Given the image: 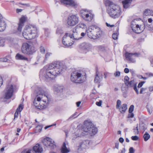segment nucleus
I'll use <instances>...</instances> for the list:
<instances>
[{
  "label": "nucleus",
  "mask_w": 153,
  "mask_h": 153,
  "mask_svg": "<svg viewBox=\"0 0 153 153\" xmlns=\"http://www.w3.org/2000/svg\"><path fill=\"white\" fill-rule=\"evenodd\" d=\"M62 64L59 61H55L50 64L48 67L44 68L41 71L40 77L46 79H53L61 74L63 71Z\"/></svg>",
  "instance_id": "obj_1"
},
{
  "label": "nucleus",
  "mask_w": 153,
  "mask_h": 153,
  "mask_svg": "<svg viewBox=\"0 0 153 153\" xmlns=\"http://www.w3.org/2000/svg\"><path fill=\"white\" fill-rule=\"evenodd\" d=\"M37 30V27L35 25H26L22 32V36L27 40L34 39L38 36Z\"/></svg>",
  "instance_id": "obj_2"
},
{
  "label": "nucleus",
  "mask_w": 153,
  "mask_h": 153,
  "mask_svg": "<svg viewBox=\"0 0 153 153\" xmlns=\"http://www.w3.org/2000/svg\"><path fill=\"white\" fill-rule=\"evenodd\" d=\"M86 74L82 71L75 70L71 74V79L72 82L76 83H81L86 80Z\"/></svg>",
  "instance_id": "obj_3"
},
{
  "label": "nucleus",
  "mask_w": 153,
  "mask_h": 153,
  "mask_svg": "<svg viewBox=\"0 0 153 153\" xmlns=\"http://www.w3.org/2000/svg\"><path fill=\"white\" fill-rule=\"evenodd\" d=\"M39 91L37 92V95L33 102V104L35 107L39 109H42L46 108L48 105V101L41 100V96L43 95V92L39 88Z\"/></svg>",
  "instance_id": "obj_4"
},
{
  "label": "nucleus",
  "mask_w": 153,
  "mask_h": 153,
  "mask_svg": "<svg viewBox=\"0 0 153 153\" xmlns=\"http://www.w3.org/2000/svg\"><path fill=\"white\" fill-rule=\"evenodd\" d=\"M88 36L90 38L96 39L101 35L102 32L100 28L95 25L89 27L86 30Z\"/></svg>",
  "instance_id": "obj_5"
},
{
  "label": "nucleus",
  "mask_w": 153,
  "mask_h": 153,
  "mask_svg": "<svg viewBox=\"0 0 153 153\" xmlns=\"http://www.w3.org/2000/svg\"><path fill=\"white\" fill-rule=\"evenodd\" d=\"M107 12L111 17L115 19L120 16L121 11L120 7L118 5H115L112 8H108Z\"/></svg>",
  "instance_id": "obj_6"
},
{
  "label": "nucleus",
  "mask_w": 153,
  "mask_h": 153,
  "mask_svg": "<svg viewBox=\"0 0 153 153\" xmlns=\"http://www.w3.org/2000/svg\"><path fill=\"white\" fill-rule=\"evenodd\" d=\"M22 53L25 55H30L34 53L35 50L34 48L30 44L27 43H24L21 48Z\"/></svg>",
  "instance_id": "obj_7"
},
{
  "label": "nucleus",
  "mask_w": 153,
  "mask_h": 153,
  "mask_svg": "<svg viewBox=\"0 0 153 153\" xmlns=\"http://www.w3.org/2000/svg\"><path fill=\"white\" fill-rule=\"evenodd\" d=\"M82 131L85 133L95 134L97 132L98 129L97 128L93 126L91 123H85Z\"/></svg>",
  "instance_id": "obj_8"
},
{
  "label": "nucleus",
  "mask_w": 153,
  "mask_h": 153,
  "mask_svg": "<svg viewBox=\"0 0 153 153\" xmlns=\"http://www.w3.org/2000/svg\"><path fill=\"white\" fill-rule=\"evenodd\" d=\"M81 16L86 21L91 22L94 18V15L92 13L91 10L84 9L80 11Z\"/></svg>",
  "instance_id": "obj_9"
},
{
  "label": "nucleus",
  "mask_w": 153,
  "mask_h": 153,
  "mask_svg": "<svg viewBox=\"0 0 153 153\" xmlns=\"http://www.w3.org/2000/svg\"><path fill=\"white\" fill-rule=\"evenodd\" d=\"M138 21L137 19H134L131 22V27L134 32L139 33H141L143 30L141 29V26H140L138 24Z\"/></svg>",
  "instance_id": "obj_10"
},
{
  "label": "nucleus",
  "mask_w": 153,
  "mask_h": 153,
  "mask_svg": "<svg viewBox=\"0 0 153 153\" xmlns=\"http://www.w3.org/2000/svg\"><path fill=\"white\" fill-rule=\"evenodd\" d=\"M79 22V17L76 15H72L69 16L67 19V23L70 26H74Z\"/></svg>",
  "instance_id": "obj_11"
},
{
  "label": "nucleus",
  "mask_w": 153,
  "mask_h": 153,
  "mask_svg": "<svg viewBox=\"0 0 153 153\" xmlns=\"http://www.w3.org/2000/svg\"><path fill=\"white\" fill-rule=\"evenodd\" d=\"M14 87L12 85H9L7 86L4 98L8 99L10 98L13 95L14 91Z\"/></svg>",
  "instance_id": "obj_12"
},
{
  "label": "nucleus",
  "mask_w": 153,
  "mask_h": 153,
  "mask_svg": "<svg viewBox=\"0 0 153 153\" xmlns=\"http://www.w3.org/2000/svg\"><path fill=\"white\" fill-rule=\"evenodd\" d=\"M43 143L44 145L47 147H49L51 149H53L56 147L54 142L49 137H47L43 141Z\"/></svg>",
  "instance_id": "obj_13"
},
{
  "label": "nucleus",
  "mask_w": 153,
  "mask_h": 153,
  "mask_svg": "<svg viewBox=\"0 0 153 153\" xmlns=\"http://www.w3.org/2000/svg\"><path fill=\"white\" fill-rule=\"evenodd\" d=\"M71 38L68 35V33H65V35L63 37L62 42L64 45L66 46H70L73 44L71 40Z\"/></svg>",
  "instance_id": "obj_14"
},
{
  "label": "nucleus",
  "mask_w": 153,
  "mask_h": 153,
  "mask_svg": "<svg viewBox=\"0 0 153 153\" xmlns=\"http://www.w3.org/2000/svg\"><path fill=\"white\" fill-rule=\"evenodd\" d=\"M140 55L139 53H129L126 52L125 56L127 60L132 62H135V57H138Z\"/></svg>",
  "instance_id": "obj_15"
},
{
  "label": "nucleus",
  "mask_w": 153,
  "mask_h": 153,
  "mask_svg": "<svg viewBox=\"0 0 153 153\" xmlns=\"http://www.w3.org/2000/svg\"><path fill=\"white\" fill-rule=\"evenodd\" d=\"M27 20L26 16H22L20 18L18 24V27L17 28L18 32H21L22 30V27L24 25V24Z\"/></svg>",
  "instance_id": "obj_16"
},
{
  "label": "nucleus",
  "mask_w": 153,
  "mask_h": 153,
  "mask_svg": "<svg viewBox=\"0 0 153 153\" xmlns=\"http://www.w3.org/2000/svg\"><path fill=\"white\" fill-rule=\"evenodd\" d=\"M60 2L62 4L67 6L76 7L78 5V4L74 0H60Z\"/></svg>",
  "instance_id": "obj_17"
},
{
  "label": "nucleus",
  "mask_w": 153,
  "mask_h": 153,
  "mask_svg": "<svg viewBox=\"0 0 153 153\" xmlns=\"http://www.w3.org/2000/svg\"><path fill=\"white\" fill-rule=\"evenodd\" d=\"M68 35L71 39L75 40H78L82 38V37L79 36V34L77 32L76 27L73 29L71 33H68Z\"/></svg>",
  "instance_id": "obj_18"
},
{
  "label": "nucleus",
  "mask_w": 153,
  "mask_h": 153,
  "mask_svg": "<svg viewBox=\"0 0 153 153\" xmlns=\"http://www.w3.org/2000/svg\"><path fill=\"white\" fill-rule=\"evenodd\" d=\"M91 45L88 43L84 42L81 44L80 46V49L83 51L84 53H86L89 51L91 48Z\"/></svg>",
  "instance_id": "obj_19"
},
{
  "label": "nucleus",
  "mask_w": 153,
  "mask_h": 153,
  "mask_svg": "<svg viewBox=\"0 0 153 153\" xmlns=\"http://www.w3.org/2000/svg\"><path fill=\"white\" fill-rule=\"evenodd\" d=\"M31 150L32 152H34L33 153H41L43 151V149L40 144H37L33 147Z\"/></svg>",
  "instance_id": "obj_20"
},
{
  "label": "nucleus",
  "mask_w": 153,
  "mask_h": 153,
  "mask_svg": "<svg viewBox=\"0 0 153 153\" xmlns=\"http://www.w3.org/2000/svg\"><path fill=\"white\" fill-rule=\"evenodd\" d=\"M2 16L0 17V32L3 31L6 27V23L2 19Z\"/></svg>",
  "instance_id": "obj_21"
},
{
  "label": "nucleus",
  "mask_w": 153,
  "mask_h": 153,
  "mask_svg": "<svg viewBox=\"0 0 153 153\" xmlns=\"http://www.w3.org/2000/svg\"><path fill=\"white\" fill-rule=\"evenodd\" d=\"M133 0H125L122 1L123 7L127 9L129 7Z\"/></svg>",
  "instance_id": "obj_22"
},
{
  "label": "nucleus",
  "mask_w": 153,
  "mask_h": 153,
  "mask_svg": "<svg viewBox=\"0 0 153 153\" xmlns=\"http://www.w3.org/2000/svg\"><path fill=\"white\" fill-rule=\"evenodd\" d=\"M89 143L90 142L89 140H85L80 144V145L79 146V148L85 149L89 146Z\"/></svg>",
  "instance_id": "obj_23"
},
{
  "label": "nucleus",
  "mask_w": 153,
  "mask_h": 153,
  "mask_svg": "<svg viewBox=\"0 0 153 153\" xmlns=\"http://www.w3.org/2000/svg\"><path fill=\"white\" fill-rule=\"evenodd\" d=\"M104 4L106 7H108V8H112L116 5L112 1L110 0H104Z\"/></svg>",
  "instance_id": "obj_24"
},
{
  "label": "nucleus",
  "mask_w": 153,
  "mask_h": 153,
  "mask_svg": "<svg viewBox=\"0 0 153 153\" xmlns=\"http://www.w3.org/2000/svg\"><path fill=\"white\" fill-rule=\"evenodd\" d=\"M63 87L62 86L58 85H55L53 87V89L55 92L59 93L62 92Z\"/></svg>",
  "instance_id": "obj_25"
},
{
  "label": "nucleus",
  "mask_w": 153,
  "mask_h": 153,
  "mask_svg": "<svg viewBox=\"0 0 153 153\" xmlns=\"http://www.w3.org/2000/svg\"><path fill=\"white\" fill-rule=\"evenodd\" d=\"M15 58L16 59L19 60H22L28 61V59L27 58L24 56L23 55L17 53L16 56Z\"/></svg>",
  "instance_id": "obj_26"
},
{
  "label": "nucleus",
  "mask_w": 153,
  "mask_h": 153,
  "mask_svg": "<svg viewBox=\"0 0 153 153\" xmlns=\"http://www.w3.org/2000/svg\"><path fill=\"white\" fill-rule=\"evenodd\" d=\"M23 108V105L22 104H20L18 108L16 109L14 114V119L17 118L18 117L19 113L20 112Z\"/></svg>",
  "instance_id": "obj_27"
},
{
  "label": "nucleus",
  "mask_w": 153,
  "mask_h": 153,
  "mask_svg": "<svg viewBox=\"0 0 153 153\" xmlns=\"http://www.w3.org/2000/svg\"><path fill=\"white\" fill-rule=\"evenodd\" d=\"M144 16H153V11L149 9L145 10L143 13Z\"/></svg>",
  "instance_id": "obj_28"
},
{
  "label": "nucleus",
  "mask_w": 153,
  "mask_h": 153,
  "mask_svg": "<svg viewBox=\"0 0 153 153\" xmlns=\"http://www.w3.org/2000/svg\"><path fill=\"white\" fill-rule=\"evenodd\" d=\"M70 152L69 149H68L66 146L65 143H64L61 148V152L62 153H68Z\"/></svg>",
  "instance_id": "obj_29"
},
{
  "label": "nucleus",
  "mask_w": 153,
  "mask_h": 153,
  "mask_svg": "<svg viewBox=\"0 0 153 153\" xmlns=\"http://www.w3.org/2000/svg\"><path fill=\"white\" fill-rule=\"evenodd\" d=\"M120 111L122 113H124L127 109V105L126 104H123L118 108Z\"/></svg>",
  "instance_id": "obj_30"
},
{
  "label": "nucleus",
  "mask_w": 153,
  "mask_h": 153,
  "mask_svg": "<svg viewBox=\"0 0 153 153\" xmlns=\"http://www.w3.org/2000/svg\"><path fill=\"white\" fill-rule=\"evenodd\" d=\"M126 85L128 87H134V86L137 84L136 83L134 82V80H132L128 82Z\"/></svg>",
  "instance_id": "obj_31"
},
{
  "label": "nucleus",
  "mask_w": 153,
  "mask_h": 153,
  "mask_svg": "<svg viewBox=\"0 0 153 153\" xmlns=\"http://www.w3.org/2000/svg\"><path fill=\"white\" fill-rule=\"evenodd\" d=\"M102 78V76L100 77L98 76V73H97V71L96 75L95 77V79L94 80V82L96 83L99 82L101 80Z\"/></svg>",
  "instance_id": "obj_32"
},
{
  "label": "nucleus",
  "mask_w": 153,
  "mask_h": 153,
  "mask_svg": "<svg viewBox=\"0 0 153 153\" xmlns=\"http://www.w3.org/2000/svg\"><path fill=\"white\" fill-rule=\"evenodd\" d=\"M143 137L145 141H147L150 137V136L147 132H146L143 135Z\"/></svg>",
  "instance_id": "obj_33"
},
{
  "label": "nucleus",
  "mask_w": 153,
  "mask_h": 153,
  "mask_svg": "<svg viewBox=\"0 0 153 153\" xmlns=\"http://www.w3.org/2000/svg\"><path fill=\"white\" fill-rule=\"evenodd\" d=\"M52 54V53L49 52H47L45 55V57L44 58V60H43V63L45 62L46 60Z\"/></svg>",
  "instance_id": "obj_34"
},
{
  "label": "nucleus",
  "mask_w": 153,
  "mask_h": 153,
  "mask_svg": "<svg viewBox=\"0 0 153 153\" xmlns=\"http://www.w3.org/2000/svg\"><path fill=\"white\" fill-rule=\"evenodd\" d=\"M139 127L140 129L143 130V131L146 129V125L143 123L140 124Z\"/></svg>",
  "instance_id": "obj_35"
},
{
  "label": "nucleus",
  "mask_w": 153,
  "mask_h": 153,
  "mask_svg": "<svg viewBox=\"0 0 153 153\" xmlns=\"http://www.w3.org/2000/svg\"><path fill=\"white\" fill-rule=\"evenodd\" d=\"M133 130L135 134H139L138 125V124H137L136 128L134 127L133 128Z\"/></svg>",
  "instance_id": "obj_36"
},
{
  "label": "nucleus",
  "mask_w": 153,
  "mask_h": 153,
  "mask_svg": "<svg viewBox=\"0 0 153 153\" xmlns=\"http://www.w3.org/2000/svg\"><path fill=\"white\" fill-rule=\"evenodd\" d=\"M63 31L61 28H58L56 30V34L59 35L63 34Z\"/></svg>",
  "instance_id": "obj_37"
},
{
  "label": "nucleus",
  "mask_w": 153,
  "mask_h": 153,
  "mask_svg": "<svg viewBox=\"0 0 153 153\" xmlns=\"http://www.w3.org/2000/svg\"><path fill=\"white\" fill-rule=\"evenodd\" d=\"M5 39L4 38L0 37V46H3L4 45Z\"/></svg>",
  "instance_id": "obj_38"
},
{
  "label": "nucleus",
  "mask_w": 153,
  "mask_h": 153,
  "mask_svg": "<svg viewBox=\"0 0 153 153\" xmlns=\"http://www.w3.org/2000/svg\"><path fill=\"white\" fill-rule=\"evenodd\" d=\"M39 50L40 52L43 54H44L45 52V47L42 46H41L39 48Z\"/></svg>",
  "instance_id": "obj_39"
},
{
  "label": "nucleus",
  "mask_w": 153,
  "mask_h": 153,
  "mask_svg": "<svg viewBox=\"0 0 153 153\" xmlns=\"http://www.w3.org/2000/svg\"><path fill=\"white\" fill-rule=\"evenodd\" d=\"M118 34L117 33H114L112 34V38L114 39H118Z\"/></svg>",
  "instance_id": "obj_40"
},
{
  "label": "nucleus",
  "mask_w": 153,
  "mask_h": 153,
  "mask_svg": "<svg viewBox=\"0 0 153 153\" xmlns=\"http://www.w3.org/2000/svg\"><path fill=\"white\" fill-rule=\"evenodd\" d=\"M121 102L120 100H118L117 102V105H116V108L117 109H118L119 108V107L121 105Z\"/></svg>",
  "instance_id": "obj_41"
},
{
  "label": "nucleus",
  "mask_w": 153,
  "mask_h": 153,
  "mask_svg": "<svg viewBox=\"0 0 153 153\" xmlns=\"http://www.w3.org/2000/svg\"><path fill=\"white\" fill-rule=\"evenodd\" d=\"M134 109V106L133 105H131L128 110V112L129 113H131L133 111Z\"/></svg>",
  "instance_id": "obj_42"
},
{
  "label": "nucleus",
  "mask_w": 153,
  "mask_h": 153,
  "mask_svg": "<svg viewBox=\"0 0 153 153\" xmlns=\"http://www.w3.org/2000/svg\"><path fill=\"white\" fill-rule=\"evenodd\" d=\"M44 58L40 56H38L37 57V61H41L42 62H43V60H44Z\"/></svg>",
  "instance_id": "obj_43"
},
{
  "label": "nucleus",
  "mask_w": 153,
  "mask_h": 153,
  "mask_svg": "<svg viewBox=\"0 0 153 153\" xmlns=\"http://www.w3.org/2000/svg\"><path fill=\"white\" fill-rule=\"evenodd\" d=\"M129 80V78L128 76H126L124 78V82L125 84H127Z\"/></svg>",
  "instance_id": "obj_44"
},
{
  "label": "nucleus",
  "mask_w": 153,
  "mask_h": 153,
  "mask_svg": "<svg viewBox=\"0 0 153 153\" xmlns=\"http://www.w3.org/2000/svg\"><path fill=\"white\" fill-rule=\"evenodd\" d=\"M31 151L32 150L30 149L28 150L25 149L22 152V153H32Z\"/></svg>",
  "instance_id": "obj_45"
},
{
  "label": "nucleus",
  "mask_w": 153,
  "mask_h": 153,
  "mask_svg": "<svg viewBox=\"0 0 153 153\" xmlns=\"http://www.w3.org/2000/svg\"><path fill=\"white\" fill-rule=\"evenodd\" d=\"M120 75V71H116L114 74V76L116 77H119Z\"/></svg>",
  "instance_id": "obj_46"
},
{
  "label": "nucleus",
  "mask_w": 153,
  "mask_h": 153,
  "mask_svg": "<svg viewBox=\"0 0 153 153\" xmlns=\"http://www.w3.org/2000/svg\"><path fill=\"white\" fill-rule=\"evenodd\" d=\"M78 26L79 27L82 28H85L86 27V25L83 23L79 24V25H78Z\"/></svg>",
  "instance_id": "obj_47"
},
{
  "label": "nucleus",
  "mask_w": 153,
  "mask_h": 153,
  "mask_svg": "<svg viewBox=\"0 0 153 153\" xmlns=\"http://www.w3.org/2000/svg\"><path fill=\"white\" fill-rule=\"evenodd\" d=\"M131 138L132 140H137L138 139L139 137L137 136H132Z\"/></svg>",
  "instance_id": "obj_48"
},
{
  "label": "nucleus",
  "mask_w": 153,
  "mask_h": 153,
  "mask_svg": "<svg viewBox=\"0 0 153 153\" xmlns=\"http://www.w3.org/2000/svg\"><path fill=\"white\" fill-rule=\"evenodd\" d=\"M145 82L144 81L140 82L138 84L137 87L139 88L141 87Z\"/></svg>",
  "instance_id": "obj_49"
},
{
  "label": "nucleus",
  "mask_w": 153,
  "mask_h": 153,
  "mask_svg": "<svg viewBox=\"0 0 153 153\" xmlns=\"http://www.w3.org/2000/svg\"><path fill=\"white\" fill-rule=\"evenodd\" d=\"M77 113L75 112L74 114H73L70 117L68 118V120L72 119L74 118H76V117H74L76 115Z\"/></svg>",
  "instance_id": "obj_50"
},
{
  "label": "nucleus",
  "mask_w": 153,
  "mask_h": 153,
  "mask_svg": "<svg viewBox=\"0 0 153 153\" xmlns=\"http://www.w3.org/2000/svg\"><path fill=\"white\" fill-rule=\"evenodd\" d=\"M135 91L137 93V94H139V91L137 88V85H135L134 87H133Z\"/></svg>",
  "instance_id": "obj_51"
},
{
  "label": "nucleus",
  "mask_w": 153,
  "mask_h": 153,
  "mask_svg": "<svg viewBox=\"0 0 153 153\" xmlns=\"http://www.w3.org/2000/svg\"><path fill=\"white\" fill-rule=\"evenodd\" d=\"M102 101L101 100L99 102H96V104L98 106H100L101 105Z\"/></svg>",
  "instance_id": "obj_52"
},
{
  "label": "nucleus",
  "mask_w": 153,
  "mask_h": 153,
  "mask_svg": "<svg viewBox=\"0 0 153 153\" xmlns=\"http://www.w3.org/2000/svg\"><path fill=\"white\" fill-rule=\"evenodd\" d=\"M134 150L133 147H131L129 149V152L130 153H133Z\"/></svg>",
  "instance_id": "obj_53"
},
{
  "label": "nucleus",
  "mask_w": 153,
  "mask_h": 153,
  "mask_svg": "<svg viewBox=\"0 0 153 153\" xmlns=\"http://www.w3.org/2000/svg\"><path fill=\"white\" fill-rule=\"evenodd\" d=\"M128 115V118H132L134 117V114L133 113H130Z\"/></svg>",
  "instance_id": "obj_54"
},
{
  "label": "nucleus",
  "mask_w": 153,
  "mask_h": 153,
  "mask_svg": "<svg viewBox=\"0 0 153 153\" xmlns=\"http://www.w3.org/2000/svg\"><path fill=\"white\" fill-rule=\"evenodd\" d=\"M19 4L25 6L26 7H29L30 6V4H23L20 2L19 3Z\"/></svg>",
  "instance_id": "obj_55"
},
{
  "label": "nucleus",
  "mask_w": 153,
  "mask_h": 153,
  "mask_svg": "<svg viewBox=\"0 0 153 153\" xmlns=\"http://www.w3.org/2000/svg\"><path fill=\"white\" fill-rule=\"evenodd\" d=\"M146 89H147L146 88H141V89L140 91V94H143V92Z\"/></svg>",
  "instance_id": "obj_56"
},
{
  "label": "nucleus",
  "mask_w": 153,
  "mask_h": 153,
  "mask_svg": "<svg viewBox=\"0 0 153 153\" xmlns=\"http://www.w3.org/2000/svg\"><path fill=\"white\" fill-rule=\"evenodd\" d=\"M1 61L3 62H7L8 59L6 58H4L1 59Z\"/></svg>",
  "instance_id": "obj_57"
},
{
  "label": "nucleus",
  "mask_w": 153,
  "mask_h": 153,
  "mask_svg": "<svg viewBox=\"0 0 153 153\" xmlns=\"http://www.w3.org/2000/svg\"><path fill=\"white\" fill-rule=\"evenodd\" d=\"M16 12L17 13H18L20 12H22V9H16Z\"/></svg>",
  "instance_id": "obj_58"
},
{
  "label": "nucleus",
  "mask_w": 153,
  "mask_h": 153,
  "mask_svg": "<svg viewBox=\"0 0 153 153\" xmlns=\"http://www.w3.org/2000/svg\"><path fill=\"white\" fill-rule=\"evenodd\" d=\"M124 71L126 73H128L129 72V70L128 68H125L124 70Z\"/></svg>",
  "instance_id": "obj_59"
},
{
  "label": "nucleus",
  "mask_w": 153,
  "mask_h": 153,
  "mask_svg": "<svg viewBox=\"0 0 153 153\" xmlns=\"http://www.w3.org/2000/svg\"><path fill=\"white\" fill-rule=\"evenodd\" d=\"M119 141L120 143H123V142L124 140L123 138L120 137L119 139Z\"/></svg>",
  "instance_id": "obj_60"
},
{
  "label": "nucleus",
  "mask_w": 153,
  "mask_h": 153,
  "mask_svg": "<svg viewBox=\"0 0 153 153\" xmlns=\"http://www.w3.org/2000/svg\"><path fill=\"white\" fill-rule=\"evenodd\" d=\"M49 30L48 29L46 30H45V34L46 35V36H48V33H49Z\"/></svg>",
  "instance_id": "obj_61"
},
{
  "label": "nucleus",
  "mask_w": 153,
  "mask_h": 153,
  "mask_svg": "<svg viewBox=\"0 0 153 153\" xmlns=\"http://www.w3.org/2000/svg\"><path fill=\"white\" fill-rule=\"evenodd\" d=\"M115 147L117 149H118L119 148V143H116L115 144Z\"/></svg>",
  "instance_id": "obj_62"
},
{
  "label": "nucleus",
  "mask_w": 153,
  "mask_h": 153,
  "mask_svg": "<svg viewBox=\"0 0 153 153\" xmlns=\"http://www.w3.org/2000/svg\"><path fill=\"white\" fill-rule=\"evenodd\" d=\"M153 21L152 19L151 18H150L148 19V22L149 23H152Z\"/></svg>",
  "instance_id": "obj_63"
},
{
  "label": "nucleus",
  "mask_w": 153,
  "mask_h": 153,
  "mask_svg": "<svg viewBox=\"0 0 153 153\" xmlns=\"http://www.w3.org/2000/svg\"><path fill=\"white\" fill-rule=\"evenodd\" d=\"M149 90L150 91H153V86L150 87L149 88Z\"/></svg>",
  "instance_id": "obj_64"
}]
</instances>
